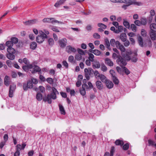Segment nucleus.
Wrapping results in <instances>:
<instances>
[{
	"instance_id": "1",
	"label": "nucleus",
	"mask_w": 156,
	"mask_h": 156,
	"mask_svg": "<svg viewBox=\"0 0 156 156\" xmlns=\"http://www.w3.org/2000/svg\"><path fill=\"white\" fill-rule=\"evenodd\" d=\"M116 47L121 51V54L123 58L127 61H129L130 60V55L131 54V52L127 51L125 52L126 51L125 48L123 45L121 44L118 41H117Z\"/></svg>"
},
{
	"instance_id": "2",
	"label": "nucleus",
	"mask_w": 156,
	"mask_h": 156,
	"mask_svg": "<svg viewBox=\"0 0 156 156\" xmlns=\"http://www.w3.org/2000/svg\"><path fill=\"white\" fill-rule=\"evenodd\" d=\"M51 89V94H48L47 96L44 97L43 98V101L45 102L47 101L49 104L51 103L52 102L51 99L54 100L56 99L57 98L56 95L59 94L58 92L55 88L52 87Z\"/></svg>"
},
{
	"instance_id": "3",
	"label": "nucleus",
	"mask_w": 156,
	"mask_h": 156,
	"mask_svg": "<svg viewBox=\"0 0 156 156\" xmlns=\"http://www.w3.org/2000/svg\"><path fill=\"white\" fill-rule=\"evenodd\" d=\"M47 38V36L44 32L41 30H40L39 34L36 37V41L39 43H41L44 41L45 39Z\"/></svg>"
},
{
	"instance_id": "4",
	"label": "nucleus",
	"mask_w": 156,
	"mask_h": 156,
	"mask_svg": "<svg viewBox=\"0 0 156 156\" xmlns=\"http://www.w3.org/2000/svg\"><path fill=\"white\" fill-rule=\"evenodd\" d=\"M118 59L117 60V62L120 65V66L122 67L125 66L127 62L125 58H123L122 56H119L118 57Z\"/></svg>"
},
{
	"instance_id": "5",
	"label": "nucleus",
	"mask_w": 156,
	"mask_h": 156,
	"mask_svg": "<svg viewBox=\"0 0 156 156\" xmlns=\"http://www.w3.org/2000/svg\"><path fill=\"white\" fill-rule=\"evenodd\" d=\"M94 70L91 68H89L88 69L85 68L84 69V73L85 76L87 80H89L90 79V76L91 75Z\"/></svg>"
},
{
	"instance_id": "6",
	"label": "nucleus",
	"mask_w": 156,
	"mask_h": 156,
	"mask_svg": "<svg viewBox=\"0 0 156 156\" xmlns=\"http://www.w3.org/2000/svg\"><path fill=\"white\" fill-rule=\"evenodd\" d=\"M43 21L44 23H50L51 22L52 23H53L54 22H55L60 24L63 23L62 22L55 20L53 18H45L43 19Z\"/></svg>"
},
{
	"instance_id": "7",
	"label": "nucleus",
	"mask_w": 156,
	"mask_h": 156,
	"mask_svg": "<svg viewBox=\"0 0 156 156\" xmlns=\"http://www.w3.org/2000/svg\"><path fill=\"white\" fill-rule=\"evenodd\" d=\"M86 89L88 88V86L85 83L84 84H83L82 85V88L80 89V91L81 94L83 95L84 96L85 95L86 93V91L85 90V88Z\"/></svg>"
},
{
	"instance_id": "8",
	"label": "nucleus",
	"mask_w": 156,
	"mask_h": 156,
	"mask_svg": "<svg viewBox=\"0 0 156 156\" xmlns=\"http://www.w3.org/2000/svg\"><path fill=\"white\" fill-rule=\"evenodd\" d=\"M16 85L14 84L10 85L9 91V96L12 98L13 96V92L16 88Z\"/></svg>"
},
{
	"instance_id": "9",
	"label": "nucleus",
	"mask_w": 156,
	"mask_h": 156,
	"mask_svg": "<svg viewBox=\"0 0 156 156\" xmlns=\"http://www.w3.org/2000/svg\"><path fill=\"white\" fill-rule=\"evenodd\" d=\"M59 43L60 46L62 48L65 47L66 45L67 40L66 38H63L59 41Z\"/></svg>"
},
{
	"instance_id": "10",
	"label": "nucleus",
	"mask_w": 156,
	"mask_h": 156,
	"mask_svg": "<svg viewBox=\"0 0 156 156\" xmlns=\"http://www.w3.org/2000/svg\"><path fill=\"white\" fill-rule=\"evenodd\" d=\"M127 3H126V4H128L129 5L132 4H135L138 5H142V3L140 2H137L136 0H128L127 1L126 0Z\"/></svg>"
},
{
	"instance_id": "11",
	"label": "nucleus",
	"mask_w": 156,
	"mask_h": 156,
	"mask_svg": "<svg viewBox=\"0 0 156 156\" xmlns=\"http://www.w3.org/2000/svg\"><path fill=\"white\" fill-rule=\"evenodd\" d=\"M66 51L69 53H74L76 51V49L70 46H67L66 48Z\"/></svg>"
},
{
	"instance_id": "12",
	"label": "nucleus",
	"mask_w": 156,
	"mask_h": 156,
	"mask_svg": "<svg viewBox=\"0 0 156 156\" xmlns=\"http://www.w3.org/2000/svg\"><path fill=\"white\" fill-rule=\"evenodd\" d=\"M105 83L107 87L108 88L111 89L113 87L114 85L112 81L107 80H106Z\"/></svg>"
},
{
	"instance_id": "13",
	"label": "nucleus",
	"mask_w": 156,
	"mask_h": 156,
	"mask_svg": "<svg viewBox=\"0 0 156 156\" xmlns=\"http://www.w3.org/2000/svg\"><path fill=\"white\" fill-rule=\"evenodd\" d=\"M118 37L123 42L126 41L127 39L126 35L125 33H122Z\"/></svg>"
},
{
	"instance_id": "14",
	"label": "nucleus",
	"mask_w": 156,
	"mask_h": 156,
	"mask_svg": "<svg viewBox=\"0 0 156 156\" xmlns=\"http://www.w3.org/2000/svg\"><path fill=\"white\" fill-rule=\"evenodd\" d=\"M33 70L32 71V73H34L37 72H40L41 71V69L40 68L37 66L34 65L33 64Z\"/></svg>"
},
{
	"instance_id": "15",
	"label": "nucleus",
	"mask_w": 156,
	"mask_h": 156,
	"mask_svg": "<svg viewBox=\"0 0 156 156\" xmlns=\"http://www.w3.org/2000/svg\"><path fill=\"white\" fill-rule=\"evenodd\" d=\"M101 65L99 62L95 61L92 63V67L93 68H100Z\"/></svg>"
},
{
	"instance_id": "16",
	"label": "nucleus",
	"mask_w": 156,
	"mask_h": 156,
	"mask_svg": "<svg viewBox=\"0 0 156 156\" xmlns=\"http://www.w3.org/2000/svg\"><path fill=\"white\" fill-rule=\"evenodd\" d=\"M10 80L9 76H6L4 79V84L7 86H8L10 83Z\"/></svg>"
},
{
	"instance_id": "17",
	"label": "nucleus",
	"mask_w": 156,
	"mask_h": 156,
	"mask_svg": "<svg viewBox=\"0 0 156 156\" xmlns=\"http://www.w3.org/2000/svg\"><path fill=\"white\" fill-rule=\"evenodd\" d=\"M96 84L97 88L99 90H101L103 89V85L101 82L100 81H97L96 82Z\"/></svg>"
},
{
	"instance_id": "18",
	"label": "nucleus",
	"mask_w": 156,
	"mask_h": 156,
	"mask_svg": "<svg viewBox=\"0 0 156 156\" xmlns=\"http://www.w3.org/2000/svg\"><path fill=\"white\" fill-rule=\"evenodd\" d=\"M105 62L106 64L110 66H113V62L108 58H106L105 59Z\"/></svg>"
},
{
	"instance_id": "19",
	"label": "nucleus",
	"mask_w": 156,
	"mask_h": 156,
	"mask_svg": "<svg viewBox=\"0 0 156 156\" xmlns=\"http://www.w3.org/2000/svg\"><path fill=\"white\" fill-rule=\"evenodd\" d=\"M155 32L151 31L150 32V35L151 39L153 41L156 39V36Z\"/></svg>"
},
{
	"instance_id": "20",
	"label": "nucleus",
	"mask_w": 156,
	"mask_h": 156,
	"mask_svg": "<svg viewBox=\"0 0 156 156\" xmlns=\"http://www.w3.org/2000/svg\"><path fill=\"white\" fill-rule=\"evenodd\" d=\"M37 22V20L36 19H34L33 20H28L27 21L25 22V24L26 25H30L32 24L36 23Z\"/></svg>"
},
{
	"instance_id": "21",
	"label": "nucleus",
	"mask_w": 156,
	"mask_h": 156,
	"mask_svg": "<svg viewBox=\"0 0 156 156\" xmlns=\"http://www.w3.org/2000/svg\"><path fill=\"white\" fill-rule=\"evenodd\" d=\"M33 67V64L27 65V66H23L22 67L23 69L25 71L27 70L28 69H31Z\"/></svg>"
},
{
	"instance_id": "22",
	"label": "nucleus",
	"mask_w": 156,
	"mask_h": 156,
	"mask_svg": "<svg viewBox=\"0 0 156 156\" xmlns=\"http://www.w3.org/2000/svg\"><path fill=\"white\" fill-rule=\"evenodd\" d=\"M150 27L151 31L156 32V24L154 23H151L150 25Z\"/></svg>"
},
{
	"instance_id": "23",
	"label": "nucleus",
	"mask_w": 156,
	"mask_h": 156,
	"mask_svg": "<svg viewBox=\"0 0 156 156\" xmlns=\"http://www.w3.org/2000/svg\"><path fill=\"white\" fill-rule=\"evenodd\" d=\"M6 56L9 59L11 60H13L15 58V56L13 53H8V54H7Z\"/></svg>"
},
{
	"instance_id": "24",
	"label": "nucleus",
	"mask_w": 156,
	"mask_h": 156,
	"mask_svg": "<svg viewBox=\"0 0 156 156\" xmlns=\"http://www.w3.org/2000/svg\"><path fill=\"white\" fill-rule=\"evenodd\" d=\"M59 108L60 112L62 114L65 115L66 114V112L64 108V107L61 104L59 105Z\"/></svg>"
},
{
	"instance_id": "25",
	"label": "nucleus",
	"mask_w": 156,
	"mask_h": 156,
	"mask_svg": "<svg viewBox=\"0 0 156 156\" xmlns=\"http://www.w3.org/2000/svg\"><path fill=\"white\" fill-rule=\"evenodd\" d=\"M7 50V52L9 53L14 54L16 52L15 49L12 47L8 48Z\"/></svg>"
},
{
	"instance_id": "26",
	"label": "nucleus",
	"mask_w": 156,
	"mask_h": 156,
	"mask_svg": "<svg viewBox=\"0 0 156 156\" xmlns=\"http://www.w3.org/2000/svg\"><path fill=\"white\" fill-rule=\"evenodd\" d=\"M138 41L140 45L142 47H143L144 46V44L143 39L141 36H139L138 37Z\"/></svg>"
},
{
	"instance_id": "27",
	"label": "nucleus",
	"mask_w": 156,
	"mask_h": 156,
	"mask_svg": "<svg viewBox=\"0 0 156 156\" xmlns=\"http://www.w3.org/2000/svg\"><path fill=\"white\" fill-rule=\"evenodd\" d=\"M117 28L118 30H116L115 32V33L116 34H118L119 32H122L123 30V27L122 26H118Z\"/></svg>"
},
{
	"instance_id": "28",
	"label": "nucleus",
	"mask_w": 156,
	"mask_h": 156,
	"mask_svg": "<svg viewBox=\"0 0 156 156\" xmlns=\"http://www.w3.org/2000/svg\"><path fill=\"white\" fill-rule=\"evenodd\" d=\"M110 1L114 3H127L126 0H110Z\"/></svg>"
},
{
	"instance_id": "29",
	"label": "nucleus",
	"mask_w": 156,
	"mask_h": 156,
	"mask_svg": "<svg viewBox=\"0 0 156 156\" xmlns=\"http://www.w3.org/2000/svg\"><path fill=\"white\" fill-rule=\"evenodd\" d=\"M115 144L117 145L122 146L124 144V142L122 140H117L115 141Z\"/></svg>"
},
{
	"instance_id": "30",
	"label": "nucleus",
	"mask_w": 156,
	"mask_h": 156,
	"mask_svg": "<svg viewBox=\"0 0 156 156\" xmlns=\"http://www.w3.org/2000/svg\"><path fill=\"white\" fill-rule=\"evenodd\" d=\"M105 45L106 48H108L109 50H110V44L109 41L108 39H106L105 41Z\"/></svg>"
},
{
	"instance_id": "31",
	"label": "nucleus",
	"mask_w": 156,
	"mask_h": 156,
	"mask_svg": "<svg viewBox=\"0 0 156 156\" xmlns=\"http://www.w3.org/2000/svg\"><path fill=\"white\" fill-rule=\"evenodd\" d=\"M140 21L141 25H145L147 23V20L146 19L144 18H142L140 19Z\"/></svg>"
},
{
	"instance_id": "32",
	"label": "nucleus",
	"mask_w": 156,
	"mask_h": 156,
	"mask_svg": "<svg viewBox=\"0 0 156 156\" xmlns=\"http://www.w3.org/2000/svg\"><path fill=\"white\" fill-rule=\"evenodd\" d=\"M37 46V44L35 42H33L31 43L30 45V48L33 50L35 49L36 48Z\"/></svg>"
},
{
	"instance_id": "33",
	"label": "nucleus",
	"mask_w": 156,
	"mask_h": 156,
	"mask_svg": "<svg viewBox=\"0 0 156 156\" xmlns=\"http://www.w3.org/2000/svg\"><path fill=\"white\" fill-rule=\"evenodd\" d=\"M123 24L126 28L129 29L130 27L129 24L126 19H123Z\"/></svg>"
},
{
	"instance_id": "34",
	"label": "nucleus",
	"mask_w": 156,
	"mask_h": 156,
	"mask_svg": "<svg viewBox=\"0 0 156 156\" xmlns=\"http://www.w3.org/2000/svg\"><path fill=\"white\" fill-rule=\"evenodd\" d=\"M66 0H59L55 4V6L56 7L58 6L59 5L63 3Z\"/></svg>"
},
{
	"instance_id": "35",
	"label": "nucleus",
	"mask_w": 156,
	"mask_h": 156,
	"mask_svg": "<svg viewBox=\"0 0 156 156\" xmlns=\"http://www.w3.org/2000/svg\"><path fill=\"white\" fill-rule=\"evenodd\" d=\"M5 45L8 47V48H9L12 47L13 46V44L11 40L8 41L6 42Z\"/></svg>"
},
{
	"instance_id": "36",
	"label": "nucleus",
	"mask_w": 156,
	"mask_h": 156,
	"mask_svg": "<svg viewBox=\"0 0 156 156\" xmlns=\"http://www.w3.org/2000/svg\"><path fill=\"white\" fill-rule=\"evenodd\" d=\"M99 78L103 82H105L106 80H107V79H106V76L102 74H101V75Z\"/></svg>"
},
{
	"instance_id": "37",
	"label": "nucleus",
	"mask_w": 156,
	"mask_h": 156,
	"mask_svg": "<svg viewBox=\"0 0 156 156\" xmlns=\"http://www.w3.org/2000/svg\"><path fill=\"white\" fill-rule=\"evenodd\" d=\"M36 98L38 101H40L42 99V95L41 93H37L36 96Z\"/></svg>"
},
{
	"instance_id": "38",
	"label": "nucleus",
	"mask_w": 156,
	"mask_h": 156,
	"mask_svg": "<svg viewBox=\"0 0 156 156\" xmlns=\"http://www.w3.org/2000/svg\"><path fill=\"white\" fill-rule=\"evenodd\" d=\"M117 41H115L114 39H111L110 41V43L112 46L115 47V46H116Z\"/></svg>"
},
{
	"instance_id": "39",
	"label": "nucleus",
	"mask_w": 156,
	"mask_h": 156,
	"mask_svg": "<svg viewBox=\"0 0 156 156\" xmlns=\"http://www.w3.org/2000/svg\"><path fill=\"white\" fill-rule=\"evenodd\" d=\"M10 40L13 43V44H16L18 42V39L16 37H12L11 38Z\"/></svg>"
},
{
	"instance_id": "40",
	"label": "nucleus",
	"mask_w": 156,
	"mask_h": 156,
	"mask_svg": "<svg viewBox=\"0 0 156 156\" xmlns=\"http://www.w3.org/2000/svg\"><path fill=\"white\" fill-rule=\"evenodd\" d=\"M114 83L115 84H118L119 83V80L116 76H114L112 78Z\"/></svg>"
},
{
	"instance_id": "41",
	"label": "nucleus",
	"mask_w": 156,
	"mask_h": 156,
	"mask_svg": "<svg viewBox=\"0 0 156 156\" xmlns=\"http://www.w3.org/2000/svg\"><path fill=\"white\" fill-rule=\"evenodd\" d=\"M89 56L88 57V59L90 60L91 62H94V56L93 55V54L92 53H89Z\"/></svg>"
},
{
	"instance_id": "42",
	"label": "nucleus",
	"mask_w": 156,
	"mask_h": 156,
	"mask_svg": "<svg viewBox=\"0 0 156 156\" xmlns=\"http://www.w3.org/2000/svg\"><path fill=\"white\" fill-rule=\"evenodd\" d=\"M28 87V88H31L33 87V84L31 82V81L29 80L28 81L27 83Z\"/></svg>"
},
{
	"instance_id": "43",
	"label": "nucleus",
	"mask_w": 156,
	"mask_h": 156,
	"mask_svg": "<svg viewBox=\"0 0 156 156\" xmlns=\"http://www.w3.org/2000/svg\"><path fill=\"white\" fill-rule=\"evenodd\" d=\"M101 70L103 72H105L107 70V67L104 64L101 65Z\"/></svg>"
},
{
	"instance_id": "44",
	"label": "nucleus",
	"mask_w": 156,
	"mask_h": 156,
	"mask_svg": "<svg viewBox=\"0 0 156 156\" xmlns=\"http://www.w3.org/2000/svg\"><path fill=\"white\" fill-rule=\"evenodd\" d=\"M48 42L50 45H52L54 43V41L53 38H50L48 39Z\"/></svg>"
},
{
	"instance_id": "45",
	"label": "nucleus",
	"mask_w": 156,
	"mask_h": 156,
	"mask_svg": "<svg viewBox=\"0 0 156 156\" xmlns=\"http://www.w3.org/2000/svg\"><path fill=\"white\" fill-rule=\"evenodd\" d=\"M93 53L96 55H99L101 54V52L99 50L97 49H94V50Z\"/></svg>"
},
{
	"instance_id": "46",
	"label": "nucleus",
	"mask_w": 156,
	"mask_h": 156,
	"mask_svg": "<svg viewBox=\"0 0 156 156\" xmlns=\"http://www.w3.org/2000/svg\"><path fill=\"white\" fill-rule=\"evenodd\" d=\"M77 51L79 54L80 55H84L85 54V52L82 49L78 48L77 49Z\"/></svg>"
},
{
	"instance_id": "47",
	"label": "nucleus",
	"mask_w": 156,
	"mask_h": 156,
	"mask_svg": "<svg viewBox=\"0 0 156 156\" xmlns=\"http://www.w3.org/2000/svg\"><path fill=\"white\" fill-rule=\"evenodd\" d=\"M93 37L96 39H98L100 38V35L97 33H95L93 35Z\"/></svg>"
},
{
	"instance_id": "48",
	"label": "nucleus",
	"mask_w": 156,
	"mask_h": 156,
	"mask_svg": "<svg viewBox=\"0 0 156 156\" xmlns=\"http://www.w3.org/2000/svg\"><path fill=\"white\" fill-rule=\"evenodd\" d=\"M75 58V59L77 60L80 61L82 59V56L80 55L79 54H77L76 55Z\"/></svg>"
},
{
	"instance_id": "49",
	"label": "nucleus",
	"mask_w": 156,
	"mask_h": 156,
	"mask_svg": "<svg viewBox=\"0 0 156 156\" xmlns=\"http://www.w3.org/2000/svg\"><path fill=\"white\" fill-rule=\"evenodd\" d=\"M131 27L132 30L134 32H136V26L133 24H131Z\"/></svg>"
},
{
	"instance_id": "50",
	"label": "nucleus",
	"mask_w": 156,
	"mask_h": 156,
	"mask_svg": "<svg viewBox=\"0 0 156 156\" xmlns=\"http://www.w3.org/2000/svg\"><path fill=\"white\" fill-rule=\"evenodd\" d=\"M16 147V151H17L20 152V151L22 149V146L20 144L17 145Z\"/></svg>"
},
{
	"instance_id": "51",
	"label": "nucleus",
	"mask_w": 156,
	"mask_h": 156,
	"mask_svg": "<svg viewBox=\"0 0 156 156\" xmlns=\"http://www.w3.org/2000/svg\"><path fill=\"white\" fill-rule=\"evenodd\" d=\"M129 144L128 143L125 144L123 146V149L125 150H126L129 148Z\"/></svg>"
},
{
	"instance_id": "52",
	"label": "nucleus",
	"mask_w": 156,
	"mask_h": 156,
	"mask_svg": "<svg viewBox=\"0 0 156 156\" xmlns=\"http://www.w3.org/2000/svg\"><path fill=\"white\" fill-rule=\"evenodd\" d=\"M123 69L125 70V72L126 75H128L130 73V71L126 67L123 66Z\"/></svg>"
},
{
	"instance_id": "53",
	"label": "nucleus",
	"mask_w": 156,
	"mask_h": 156,
	"mask_svg": "<svg viewBox=\"0 0 156 156\" xmlns=\"http://www.w3.org/2000/svg\"><path fill=\"white\" fill-rule=\"evenodd\" d=\"M134 23L137 26H140L141 25L140 21L139 20H136L134 21Z\"/></svg>"
},
{
	"instance_id": "54",
	"label": "nucleus",
	"mask_w": 156,
	"mask_h": 156,
	"mask_svg": "<svg viewBox=\"0 0 156 156\" xmlns=\"http://www.w3.org/2000/svg\"><path fill=\"white\" fill-rule=\"evenodd\" d=\"M73 59L74 57L73 56L70 55L69 57L68 60L69 62L73 63L74 62Z\"/></svg>"
},
{
	"instance_id": "55",
	"label": "nucleus",
	"mask_w": 156,
	"mask_h": 156,
	"mask_svg": "<svg viewBox=\"0 0 156 156\" xmlns=\"http://www.w3.org/2000/svg\"><path fill=\"white\" fill-rule=\"evenodd\" d=\"M148 143L149 146H153L155 144L154 142L152 140H148Z\"/></svg>"
},
{
	"instance_id": "56",
	"label": "nucleus",
	"mask_w": 156,
	"mask_h": 156,
	"mask_svg": "<svg viewBox=\"0 0 156 156\" xmlns=\"http://www.w3.org/2000/svg\"><path fill=\"white\" fill-rule=\"evenodd\" d=\"M94 74L95 76L96 77V78L97 77H100V76L101 75V74H100L96 70L94 72Z\"/></svg>"
},
{
	"instance_id": "57",
	"label": "nucleus",
	"mask_w": 156,
	"mask_h": 156,
	"mask_svg": "<svg viewBox=\"0 0 156 156\" xmlns=\"http://www.w3.org/2000/svg\"><path fill=\"white\" fill-rule=\"evenodd\" d=\"M47 81L51 84L53 83V80L52 78H48L47 79Z\"/></svg>"
},
{
	"instance_id": "58",
	"label": "nucleus",
	"mask_w": 156,
	"mask_h": 156,
	"mask_svg": "<svg viewBox=\"0 0 156 156\" xmlns=\"http://www.w3.org/2000/svg\"><path fill=\"white\" fill-rule=\"evenodd\" d=\"M31 80L32 83H33L34 84H37L38 83L37 80L33 78H32L31 79Z\"/></svg>"
},
{
	"instance_id": "59",
	"label": "nucleus",
	"mask_w": 156,
	"mask_h": 156,
	"mask_svg": "<svg viewBox=\"0 0 156 156\" xmlns=\"http://www.w3.org/2000/svg\"><path fill=\"white\" fill-rule=\"evenodd\" d=\"M110 73L112 76V77L115 76V72L113 70L111 69L110 71Z\"/></svg>"
},
{
	"instance_id": "60",
	"label": "nucleus",
	"mask_w": 156,
	"mask_h": 156,
	"mask_svg": "<svg viewBox=\"0 0 156 156\" xmlns=\"http://www.w3.org/2000/svg\"><path fill=\"white\" fill-rule=\"evenodd\" d=\"M23 88L24 90L26 91L28 88L27 85L26 83H24L23 85Z\"/></svg>"
},
{
	"instance_id": "61",
	"label": "nucleus",
	"mask_w": 156,
	"mask_h": 156,
	"mask_svg": "<svg viewBox=\"0 0 156 156\" xmlns=\"http://www.w3.org/2000/svg\"><path fill=\"white\" fill-rule=\"evenodd\" d=\"M141 34L142 36H144L146 35V32L144 29H142L141 30Z\"/></svg>"
},
{
	"instance_id": "62",
	"label": "nucleus",
	"mask_w": 156,
	"mask_h": 156,
	"mask_svg": "<svg viewBox=\"0 0 156 156\" xmlns=\"http://www.w3.org/2000/svg\"><path fill=\"white\" fill-rule=\"evenodd\" d=\"M39 89L42 93H43L45 91L44 88L42 86H39Z\"/></svg>"
},
{
	"instance_id": "63",
	"label": "nucleus",
	"mask_w": 156,
	"mask_h": 156,
	"mask_svg": "<svg viewBox=\"0 0 156 156\" xmlns=\"http://www.w3.org/2000/svg\"><path fill=\"white\" fill-rule=\"evenodd\" d=\"M86 29L88 31L91 30L92 29V26L90 25H88L86 27Z\"/></svg>"
},
{
	"instance_id": "64",
	"label": "nucleus",
	"mask_w": 156,
	"mask_h": 156,
	"mask_svg": "<svg viewBox=\"0 0 156 156\" xmlns=\"http://www.w3.org/2000/svg\"><path fill=\"white\" fill-rule=\"evenodd\" d=\"M51 29L53 31L56 32H59V30L58 29L57 27H52L51 28Z\"/></svg>"
}]
</instances>
